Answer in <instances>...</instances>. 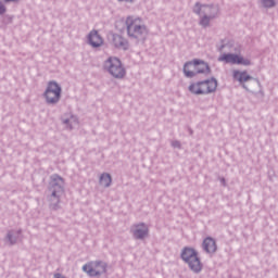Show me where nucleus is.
Listing matches in <instances>:
<instances>
[{
	"mask_svg": "<svg viewBox=\"0 0 278 278\" xmlns=\"http://www.w3.org/2000/svg\"><path fill=\"white\" fill-rule=\"evenodd\" d=\"M126 28L130 38H137L139 40H144L149 34V29L139 17L128 16L126 18Z\"/></svg>",
	"mask_w": 278,
	"mask_h": 278,
	"instance_id": "f257e3e1",
	"label": "nucleus"
},
{
	"mask_svg": "<svg viewBox=\"0 0 278 278\" xmlns=\"http://www.w3.org/2000/svg\"><path fill=\"white\" fill-rule=\"evenodd\" d=\"M181 258L189 265L191 270H194V273H200L201 268H203L201 260H199V254H197L194 249L185 248L181 253Z\"/></svg>",
	"mask_w": 278,
	"mask_h": 278,
	"instance_id": "f03ea898",
	"label": "nucleus"
},
{
	"mask_svg": "<svg viewBox=\"0 0 278 278\" xmlns=\"http://www.w3.org/2000/svg\"><path fill=\"white\" fill-rule=\"evenodd\" d=\"M105 66L110 75H112L116 79H123V77H125L126 72H125V67H123V63L121 62V60L116 58H110L105 62Z\"/></svg>",
	"mask_w": 278,
	"mask_h": 278,
	"instance_id": "7ed1b4c3",
	"label": "nucleus"
},
{
	"mask_svg": "<svg viewBox=\"0 0 278 278\" xmlns=\"http://www.w3.org/2000/svg\"><path fill=\"white\" fill-rule=\"evenodd\" d=\"M84 273H87L89 277H99L108 270V264L101 261L89 262L83 266Z\"/></svg>",
	"mask_w": 278,
	"mask_h": 278,
	"instance_id": "20e7f679",
	"label": "nucleus"
},
{
	"mask_svg": "<svg viewBox=\"0 0 278 278\" xmlns=\"http://www.w3.org/2000/svg\"><path fill=\"white\" fill-rule=\"evenodd\" d=\"M62 97V87L55 81L48 83V87L45 91V99L47 103H58Z\"/></svg>",
	"mask_w": 278,
	"mask_h": 278,
	"instance_id": "39448f33",
	"label": "nucleus"
},
{
	"mask_svg": "<svg viewBox=\"0 0 278 278\" xmlns=\"http://www.w3.org/2000/svg\"><path fill=\"white\" fill-rule=\"evenodd\" d=\"M219 62H225L226 64H241L242 66H250L251 60L244 59L242 55L224 53L218 58Z\"/></svg>",
	"mask_w": 278,
	"mask_h": 278,
	"instance_id": "423d86ee",
	"label": "nucleus"
},
{
	"mask_svg": "<svg viewBox=\"0 0 278 278\" xmlns=\"http://www.w3.org/2000/svg\"><path fill=\"white\" fill-rule=\"evenodd\" d=\"M131 232L136 240H142L149 236V227L144 224L135 225Z\"/></svg>",
	"mask_w": 278,
	"mask_h": 278,
	"instance_id": "0eeeda50",
	"label": "nucleus"
},
{
	"mask_svg": "<svg viewBox=\"0 0 278 278\" xmlns=\"http://www.w3.org/2000/svg\"><path fill=\"white\" fill-rule=\"evenodd\" d=\"M201 83L202 91L204 92V94H211V92H216V88H218V83L214 78L202 80Z\"/></svg>",
	"mask_w": 278,
	"mask_h": 278,
	"instance_id": "6e6552de",
	"label": "nucleus"
},
{
	"mask_svg": "<svg viewBox=\"0 0 278 278\" xmlns=\"http://www.w3.org/2000/svg\"><path fill=\"white\" fill-rule=\"evenodd\" d=\"M88 42L91 45V47H101V45H103V37L99 35V31L91 30L88 35Z\"/></svg>",
	"mask_w": 278,
	"mask_h": 278,
	"instance_id": "1a4fd4ad",
	"label": "nucleus"
},
{
	"mask_svg": "<svg viewBox=\"0 0 278 278\" xmlns=\"http://www.w3.org/2000/svg\"><path fill=\"white\" fill-rule=\"evenodd\" d=\"M198 71H201V70H198L197 67V60L185 64L184 73L186 77H194Z\"/></svg>",
	"mask_w": 278,
	"mask_h": 278,
	"instance_id": "9d476101",
	"label": "nucleus"
},
{
	"mask_svg": "<svg viewBox=\"0 0 278 278\" xmlns=\"http://www.w3.org/2000/svg\"><path fill=\"white\" fill-rule=\"evenodd\" d=\"M202 247L206 253H216V241L213 238L204 239Z\"/></svg>",
	"mask_w": 278,
	"mask_h": 278,
	"instance_id": "9b49d317",
	"label": "nucleus"
},
{
	"mask_svg": "<svg viewBox=\"0 0 278 278\" xmlns=\"http://www.w3.org/2000/svg\"><path fill=\"white\" fill-rule=\"evenodd\" d=\"M51 186L58 188V192H62V186H64V179L58 175L51 177Z\"/></svg>",
	"mask_w": 278,
	"mask_h": 278,
	"instance_id": "f8f14e48",
	"label": "nucleus"
},
{
	"mask_svg": "<svg viewBox=\"0 0 278 278\" xmlns=\"http://www.w3.org/2000/svg\"><path fill=\"white\" fill-rule=\"evenodd\" d=\"M113 42L118 49H127V40L121 37V35H115L113 37Z\"/></svg>",
	"mask_w": 278,
	"mask_h": 278,
	"instance_id": "ddd939ff",
	"label": "nucleus"
},
{
	"mask_svg": "<svg viewBox=\"0 0 278 278\" xmlns=\"http://www.w3.org/2000/svg\"><path fill=\"white\" fill-rule=\"evenodd\" d=\"M189 91H191L192 94H204L202 83L198 81V83L191 84L189 86Z\"/></svg>",
	"mask_w": 278,
	"mask_h": 278,
	"instance_id": "4468645a",
	"label": "nucleus"
},
{
	"mask_svg": "<svg viewBox=\"0 0 278 278\" xmlns=\"http://www.w3.org/2000/svg\"><path fill=\"white\" fill-rule=\"evenodd\" d=\"M233 77L237 79V81H240V84L244 81H249V79H251V76L248 75L247 72H240V71H235Z\"/></svg>",
	"mask_w": 278,
	"mask_h": 278,
	"instance_id": "2eb2a0df",
	"label": "nucleus"
},
{
	"mask_svg": "<svg viewBox=\"0 0 278 278\" xmlns=\"http://www.w3.org/2000/svg\"><path fill=\"white\" fill-rule=\"evenodd\" d=\"M195 64L198 68L197 75H199V73H210V65H207V63L195 60Z\"/></svg>",
	"mask_w": 278,
	"mask_h": 278,
	"instance_id": "dca6fc26",
	"label": "nucleus"
},
{
	"mask_svg": "<svg viewBox=\"0 0 278 278\" xmlns=\"http://www.w3.org/2000/svg\"><path fill=\"white\" fill-rule=\"evenodd\" d=\"M100 184L108 188L110 184H112V176H110V174H102L100 177Z\"/></svg>",
	"mask_w": 278,
	"mask_h": 278,
	"instance_id": "f3484780",
	"label": "nucleus"
},
{
	"mask_svg": "<svg viewBox=\"0 0 278 278\" xmlns=\"http://www.w3.org/2000/svg\"><path fill=\"white\" fill-rule=\"evenodd\" d=\"M264 8H273L275 5V0H262Z\"/></svg>",
	"mask_w": 278,
	"mask_h": 278,
	"instance_id": "a211bd4d",
	"label": "nucleus"
},
{
	"mask_svg": "<svg viewBox=\"0 0 278 278\" xmlns=\"http://www.w3.org/2000/svg\"><path fill=\"white\" fill-rule=\"evenodd\" d=\"M200 24L203 27H207L210 25V17H207V16L202 17V20L200 21Z\"/></svg>",
	"mask_w": 278,
	"mask_h": 278,
	"instance_id": "6ab92c4d",
	"label": "nucleus"
},
{
	"mask_svg": "<svg viewBox=\"0 0 278 278\" xmlns=\"http://www.w3.org/2000/svg\"><path fill=\"white\" fill-rule=\"evenodd\" d=\"M0 14H5V5L2 2H0Z\"/></svg>",
	"mask_w": 278,
	"mask_h": 278,
	"instance_id": "aec40b11",
	"label": "nucleus"
},
{
	"mask_svg": "<svg viewBox=\"0 0 278 278\" xmlns=\"http://www.w3.org/2000/svg\"><path fill=\"white\" fill-rule=\"evenodd\" d=\"M194 12H195V14H201V5L200 4H195Z\"/></svg>",
	"mask_w": 278,
	"mask_h": 278,
	"instance_id": "412c9836",
	"label": "nucleus"
},
{
	"mask_svg": "<svg viewBox=\"0 0 278 278\" xmlns=\"http://www.w3.org/2000/svg\"><path fill=\"white\" fill-rule=\"evenodd\" d=\"M53 278H65V277L64 275L56 273L53 275Z\"/></svg>",
	"mask_w": 278,
	"mask_h": 278,
	"instance_id": "4be33fe9",
	"label": "nucleus"
},
{
	"mask_svg": "<svg viewBox=\"0 0 278 278\" xmlns=\"http://www.w3.org/2000/svg\"><path fill=\"white\" fill-rule=\"evenodd\" d=\"M118 1H125L126 3H134V0H118Z\"/></svg>",
	"mask_w": 278,
	"mask_h": 278,
	"instance_id": "5701e85b",
	"label": "nucleus"
},
{
	"mask_svg": "<svg viewBox=\"0 0 278 278\" xmlns=\"http://www.w3.org/2000/svg\"><path fill=\"white\" fill-rule=\"evenodd\" d=\"M56 195H58L56 191L52 192V197H56Z\"/></svg>",
	"mask_w": 278,
	"mask_h": 278,
	"instance_id": "b1692460",
	"label": "nucleus"
}]
</instances>
